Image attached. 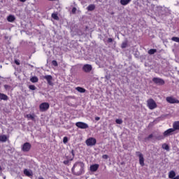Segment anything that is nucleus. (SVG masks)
Returning <instances> with one entry per match:
<instances>
[{"label": "nucleus", "instance_id": "f257e3e1", "mask_svg": "<svg viewBox=\"0 0 179 179\" xmlns=\"http://www.w3.org/2000/svg\"><path fill=\"white\" fill-rule=\"evenodd\" d=\"M71 172L73 176H77L85 174V163L82 162H76L71 169Z\"/></svg>", "mask_w": 179, "mask_h": 179}, {"label": "nucleus", "instance_id": "f03ea898", "mask_svg": "<svg viewBox=\"0 0 179 179\" xmlns=\"http://www.w3.org/2000/svg\"><path fill=\"white\" fill-rule=\"evenodd\" d=\"M147 107H148L150 110H155V108H157V103H156V101H155L153 99H149L147 101Z\"/></svg>", "mask_w": 179, "mask_h": 179}, {"label": "nucleus", "instance_id": "7ed1b4c3", "mask_svg": "<svg viewBox=\"0 0 179 179\" xmlns=\"http://www.w3.org/2000/svg\"><path fill=\"white\" fill-rule=\"evenodd\" d=\"M50 108V103L48 102H43L39 105V110L41 113H45Z\"/></svg>", "mask_w": 179, "mask_h": 179}, {"label": "nucleus", "instance_id": "20e7f679", "mask_svg": "<svg viewBox=\"0 0 179 179\" xmlns=\"http://www.w3.org/2000/svg\"><path fill=\"white\" fill-rule=\"evenodd\" d=\"M87 146H94L97 143V140L95 138L91 137L86 140Z\"/></svg>", "mask_w": 179, "mask_h": 179}, {"label": "nucleus", "instance_id": "39448f33", "mask_svg": "<svg viewBox=\"0 0 179 179\" xmlns=\"http://www.w3.org/2000/svg\"><path fill=\"white\" fill-rule=\"evenodd\" d=\"M136 154L138 156L140 165L143 167V166H145V158H143V155L139 151H137Z\"/></svg>", "mask_w": 179, "mask_h": 179}, {"label": "nucleus", "instance_id": "423d86ee", "mask_svg": "<svg viewBox=\"0 0 179 179\" xmlns=\"http://www.w3.org/2000/svg\"><path fill=\"white\" fill-rule=\"evenodd\" d=\"M21 149L22 152H30V149H31V144L29 142L24 143L22 145Z\"/></svg>", "mask_w": 179, "mask_h": 179}, {"label": "nucleus", "instance_id": "0eeeda50", "mask_svg": "<svg viewBox=\"0 0 179 179\" xmlns=\"http://www.w3.org/2000/svg\"><path fill=\"white\" fill-rule=\"evenodd\" d=\"M76 125L80 129H87L89 128V125L83 122H78L76 123Z\"/></svg>", "mask_w": 179, "mask_h": 179}, {"label": "nucleus", "instance_id": "6e6552de", "mask_svg": "<svg viewBox=\"0 0 179 179\" xmlns=\"http://www.w3.org/2000/svg\"><path fill=\"white\" fill-rule=\"evenodd\" d=\"M152 82H154V83H155L156 85H159V86H163V85L166 83L164 82V80L160 78H156V77L152 78Z\"/></svg>", "mask_w": 179, "mask_h": 179}, {"label": "nucleus", "instance_id": "1a4fd4ad", "mask_svg": "<svg viewBox=\"0 0 179 179\" xmlns=\"http://www.w3.org/2000/svg\"><path fill=\"white\" fill-rule=\"evenodd\" d=\"M166 101L168 103H170V104H178L179 103V100L173 96L166 97Z\"/></svg>", "mask_w": 179, "mask_h": 179}, {"label": "nucleus", "instance_id": "9d476101", "mask_svg": "<svg viewBox=\"0 0 179 179\" xmlns=\"http://www.w3.org/2000/svg\"><path fill=\"white\" fill-rule=\"evenodd\" d=\"M174 130L173 128H170L168 129L167 130H166L164 133L163 135L165 138H167V136H170L171 135H173V134L174 133Z\"/></svg>", "mask_w": 179, "mask_h": 179}, {"label": "nucleus", "instance_id": "9b49d317", "mask_svg": "<svg viewBox=\"0 0 179 179\" xmlns=\"http://www.w3.org/2000/svg\"><path fill=\"white\" fill-rule=\"evenodd\" d=\"M93 69V67H92V65L90 64H85L83 66V71L85 72L86 73H89Z\"/></svg>", "mask_w": 179, "mask_h": 179}, {"label": "nucleus", "instance_id": "f8f14e48", "mask_svg": "<svg viewBox=\"0 0 179 179\" xmlns=\"http://www.w3.org/2000/svg\"><path fill=\"white\" fill-rule=\"evenodd\" d=\"M48 82V85L50 86H52L54 83H52V76L47 75L43 77Z\"/></svg>", "mask_w": 179, "mask_h": 179}, {"label": "nucleus", "instance_id": "ddd939ff", "mask_svg": "<svg viewBox=\"0 0 179 179\" xmlns=\"http://www.w3.org/2000/svg\"><path fill=\"white\" fill-rule=\"evenodd\" d=\"M172 129L174 131H179V121H175L173 123V128Z\"/></svg>", "mask_w": 179, "mask_h": 179}, {"label": "nucleus", "instance_id": "4468645a", "mask_svg": "<svg viewBox=\"0 0 179 179\" xmlns=\"http://www.w3.org/2000/svg\"><path fill=\"white\" fill-rule=\"evenodd\" d=\"M97 170H99V164H93V165H91L90 166V171H97Z\"/></svg>", "mask_w": 179, "mask_h": 179}, {"label": "nucleus", "instance_id": "2eb2a0df", "mask_svg": "<svg viewBox=\"0 0 179 179\" xmlns=\"http://www.w3.org/2000/svg\"><path fill=\"white\" fill-rule=\"evenodd\" d=\"M8 99L9 97L8 96V95L0 93V100H4V101H6L8 100Z\"/></svg>", "mask_w": 179, "mask_h": 179}, {"label": "nucleus", "instance_id": "dca6fc26", "mask_svg": "<svg viewBox=\"0 0 179 179\" xmlns=\"http://www.w3.org/2000/svg\"><path fill=\"white\" fill-rule=\"evenodd\" d=\"M8 22H10V23H13L14 20H16V17H14V15H10L7 17Z\"/></svg>", "mask_w": 179, "mask_h": 179}, {"label": "nucleus", "instance_id": "f3484780", "mask_svg": "<svg viewBox=\"0 0 179 179\" xmlns=\"http://www.w3.org/2000/svg\"><path fill=\"white\" fill-rule=\"evenodd\" d=\"M87 10L92 12L96 9V6L94 4H90L87 8Z\"/></svg>", "mask_w": 179, "mask_h": 179}, {"label": "nucleus", "instance_id": "a211bd4d", "mask_svg": "<svg viewBox=\"0 0 179 179\" xmlns=\"http://www.w3.org/2000/svg\"><path fill=\"white\" fill-rule=\"evenodd\" d=\"M76 90H77V92H79V93H85L86 92V89H85L82 87H76Z\"/></svg>", "mask_w": 179, "mask_h": 179}, {"label": "nucleus", "instance_id": "6ab92c4d", "mask_svg": "<svg viewBox=\"0 0 179 179\" xmlns=\"http://www.w3.org/2000/svg\"><path fill=\"white\" fill-rule=\"evenodd\" d=\"M36 115H34V114L31 115V114H27L26 115V117L28 119V120H31V121H35L36 120V118H35Z\"/></svg>", "mask_w": 179, "mask_h": 179}, {"label": "nucleus", "instance_id": "aec40b11", "mask_svg": "<svg viewBox=\"0 0 179 179\" xmlns=\"http://www.w3.org/2000/svg\"><path fill=\"white\" fill-rule=\"evenodd\" d=\"M24 176H26L27 177H31L33 176V173L30 172L29 170L27 169H24Z\"/></svg>", "mask_w": 179, "mask_h": 179}, {"label": "nucleus", "instance_id": "412c9836", "mask_svg": "<svg viewBox=\"0 0 179 179\" xmlns=\"http://www.w3.org/2000/svg\"><path fill=\"white\" fill-rule=\"evenodd\" d=\"M131 1H132V0H120V3L123 6H125L126 5H128V3H129V2H131Z\"/></svg>", "mask_w": 179, "mask_h": 179}, {"label": "nucleus", "instance_id": "4be33fe9", "mask_svg": "<svg viewBox=\"0 0 179 179\" xmlns=\"http://www.w3.org/2000/svg\"><path fill=\"white\" fill-rule=\"evenodd\" d=\"M8 137L6 135H0V142H6Z\"/></svg>", "mask_w": 179, "mask_h": 179}, {"label": "nucleus", "instance_id": "5701e85b", "mask_svg": "<svg viewBox=\"0 0 179 179\" xmlns=\"http://www.w3.org/2000/svg\"><path fill=\"white\" fill-rule=\"evenodd\" d=\"M176 177V171H171L169 173V178H174Z\"/></svg>", "mask_w": 179, "mask_h": 179}, {"label": "nucleus", "instance_id": "b1692460", "mask_svg": "<svg viewBox=\"0 0 179 179\" xmlns=\"http://www.w3.org/2000/svg\"><path fill=\"white\" fill-rule=\"evenodd\" d=\"M30 80L32 83H37V82H38V78L34 76L30 78Z\"/></svg>", "mask_w": 179, "mask_h": 179}, {"label": "nucleus", "instance_id": "393cba45", "mask_svg": "<svg viewBox=\"0 0 179 179\" xmlns=\"http://www.w3.org/2000/svg\"><path fill=\"white\" fill-rule=\"evenodd\" d=\"M52 17L55 20H59V17H58V14L57 13H52Z\"/></svg>", "mask_w": 179, "mask_h": 179}, {"label": "nucleus", "instance_id": "a878e982", "mask_svg": "<svg viewBox=\"0 0 179 179\" xmlns=\"http://www.w3.org/2000/svg\"><path fill=\"white\" fill-rule=\"evenodd\" d=\"M162 149H164L167 152H170V147L169 146V145H167L166 143L162 145Z\"/></svg>", "mask_w": 179, "mask_h": 179}, {"label": "nucleus", "instance_id": "bb28decb", "mask_svg": "<svg viewBox=\"0 0 179 179\" xmlns=\"http://www.w3.org/2000/svg\"><path fill=\"white\" fill-rule=\"evenodd\" d=\"M155 52H157V49H150L148 50L149 55H153V54H155Z\"/></svg>", "mask_w": 179, "mask_h": 179}, {"label": "nucleus", "instance_id": "cd10ccee", "mask_svg": "<svg viewBox=\"0 0 179 179\" xmlns=\"http://www.w3.org/2000/svg\"><path fill=\"white\" fill-rule=\"evenodd\" d=\"M172 41H175V43H179V38L177 36H173L171 38Z\"/></svg>", "mask_w": 179, "mask_h": 179}, {"label": "nucleus", "instance_id": "c85d7f7f", "mask_svg": "<svg viewBox=\"0 0 179 179\" xmlns=\"http://www.w3.org/2000/svg\"><path fill=\"white\" fill-rule=\"evenodd\" d=\"M128 47V42H123L122 43L121 48H127Z\"/></svg>", "mask_w": 179, "mask_h": 179}, {"label": "nucleus", "instance_id": "c756f323", "mask_svg": "<svg viewBox=\"0 0 179 179\" xmlns=\"http://www.w3.org/2000/svg\"><path fill=\"white\" fill-rule=\"evenodd\" d=\"M29 89L30 90H36V89H37V88L36 87L35 85H31L29 86Z\"/></svg>", "mask_w": 179, "mask_h": 179}, {"label": "nucleus", "instance_id": "7c9ffc66", "mask_svg": "<svg viewBox=\"0 0 179 179\" xmlns=\"http://www.w3.org/2000/svg\"><path fill=\"white\" fill-rule=\"evenodd\" d=\"M115 122H116V124H122V119H116Z\"/></svg>", "mask_w": 179, "mask_h": 179}, {"label": "nucleus", "instance_id": "2f4dec72", "mask_svg": "<svg viewBox=\"0 0 179 179\" xmlns=\"http://www.w3.org/2000/svg\"><path fill=\"white\" fill-rule=\"evenodd\" d=\"M63 143H64V145H66V143H68V137L65 136L63 138Z\"/></svg>", "mask_w": 179, "mask_h": 179}, {"label": "nucleus", "instance_id": "473e14b6", "mask_svg": "<svg viewBox=\"0 0 179 179\" xmlns=\"http://www.w3.org/2000/svg\"><path fill=\"white\" fill-rule=\"evenodd\" d=\"M164 138H166V137H164V135L163 134V136H158L157 137V139H158V141H162V139H164Z\"/></svg>", "mask_w": 179, "mask_h": 179}, {"label": "nucleus", "instance_id": "72a5a7b5", "mask_svg": "<svg viewBox=\"0 0 179 179\" xmlns=\"http://www.w3.org/2000/svg\"><path fill=\"white\" fill-rule=\"evenodd\" d=\"M52 64L53 65V66H58V62H57L56 60L52 61Z\"/></svg>", "mask_w": 179, "mask_h": 179}, {"label": "nucleus", "instance_id": "f704fd0d", "mask_svg": "<svg viewBox=\"0 0 179 179\" xmlns=\"http://www.w3.org/2000/svg\"><path fill=\"white\" fill-rule=\"evenodd\" d=\"M153 138V134H150L147 138H145V141H149V139H152Z\"/></svg>", "mask_w": 179, "mask_h": 179}, {"label": "nucleus", "instance_id": "c9c22d12", "mask_svg": "<svg viewBox=\"0 0 179 179\" xmlns=\"http://www.w3.org/2000/svg\"><path fill=\"white\" fill-rule=\"evenodd\" d=\"M102 159H104L105 160H107V159H108V155H103L102 156Z\"/></svg>", "mask_w": 179, "mask_h": 179}, {"label": "nucleus", "instance_id": "e433bc0d", "mask_svg": "<svg viewBox=\"0 0 179 179\" xmlns=\"http://www.w3.org/2000/svg\"><path fill=\"white\" fill-rule=\"evenodd\" d=\"M10 86L8 85H4V89H6V90H8V89H10Z\"/></svg>", "mask_w": 179, "mask_h": 179}, {"label": "nucleus", "instance_id": "4c0bfd02", "mask_svg": "<svg viewBox=\"0 0 179 179\" xmlns=\"http://www.w3.org/2000/svg\"><path fill=\"white\" fill-rule=\"evenodd\" d=\"M64 164H69V160H65L63 162Z\"/></svg>", "mask_w": 179, "mask_h": 179}, {"label": "nucleus", "instance_id": "58836bf2", "mask_svg": "<svg viewBox=\"0 0 179 179\" xmlns=\"http://www.w3.org/2000/svg\"><path fill=\"white\" fill-rule=\"evenodd\" d=\"M72 13H76V8L75 7L72 8Z\"/></svg>", "mask_w": 179, "mask_h": 179}, {"label": "nucleus", "instance_id": "ea45409f", "mask_svg": "<svg viewBox=\"0 0 179 179\" xmlns=\"http://www.w3.org/2000/svg\"><path fill=\"white\" fill-rule=\"evenodd\" d=\"M107 41H108V43H113V38H108Z\"/></svg>", "mask_w": 179, "mask_h": 179}, {"label": "nucleus", "instance_id": "a19ab883", "mask_svg": "<svg viewBox=\"0 0 179 179\" xmlns=\"http://www.w3.org/2000/svg\"><path fill=\"white\" fill-rule=\"evenodd\" d=\"M14 62L15 64H16V65H20V62H19V61H17V59H15Z\"/></svg>", "mask_w": 179, "mask_h": 179}, {"label": "nucleus", "instance_id": "79ce46f5", "mask_svg": "<svg viewBox=\"0 0 179 179\" xmlns=\"http://www.w3.org/2000/svg\"><path fill=\"white\" fill-rule=\"evenodd\" d=\"M95 120L96 121H100V117H96Z\"/></svg>", "mask_w": 179, "mask_h": 179}, {"label": "nucleus", "instance_id": "37998d69", "mask_svg": "<svg viewBox=\"0 0 179 179\" xmlns=\"http://www.w3.org/2000/svg\"><path fill=\"white\" fill-rule=\"evenodd\" d=\"M27 0H20V2H26Z\"/></svg>", "mask_w": 179, "mask_h": 179}, {"label": "nucleus", "instance_id": "c03bdc74", "mask_svg": "<svg viewBox=\"0 0 179 179\" xmlns=\"http://www.w3.org/2000/svg\"><path fill=\"white\" fill-rule=\"evenodd\" d=\"M0 171H2V166L0 165Z\"/></svg>", "mask_w": 179, "mask_h": 179}, {"label": "nucleus", "instance_id": "a18cd8bd", "mask_svg": "<svg viewBox=\"0 0 179 179\" xmlns=\"http://www.w3.org/2000/svg\"><path fill=\"white\" fill-rule=\"evenodd\" d=\"M49 1H57V0H49Z\"/></svg>", "mask_w": 179, "mask_h": 179}]
</instances>
